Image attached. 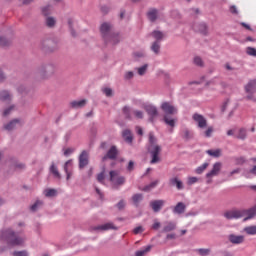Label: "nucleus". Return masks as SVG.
I'll return each instance as SVG.
<instances>
[{"mask_svg":"<svg viewBox=\"0 0 256 256\" xmlns=\"http://www.w3.org/2000/svg\"><path fill=\"white\" fill-rule=\"evenodd\" d=\"M0 241H5L8 247H23L27 238L23 229L3 228L0 230Z\"/></svg>","mask_w":256,"mask_h":256,"instance_id":"f257e3e1","label":"nucleus"},{"mask_svg":"<svg viewBox=\"0 0 256 256\" xmlns=\"http://www.w3.org/2000/svg\"><path fill=\"white\" fill-rule=\"evenodd\" d=\"M251 210L250 209H231V210H227L224 213V217L225 219H228V221H231L233 219H243L244 221H249V219H253V217H251Z\"/></svg>","mask_w":256,"mask_h":256,"instance_id":"f03ea898","label":"nucleus"},{"mask_svg":"<svg viewBox=\"0 0 256 256\" xmlns=\"http://www.w3.org/2000/svg\"><path fill=\"white\" fill-rule=\"evenodd\" d=\"M60 39L57 37H49L40 41V49L44 53H55L59 49Z\"/></svg>","mask_w":256,"mask_h":256,"instance_id":"7ed1b4c3","label":"nucleus"},{"mask_svg":"<svg viewBox=\"0 0 256 256\" xmlns=\"http://www.w3.org/2000/svg\"><path fill=\"white\" fill-rule=\"evenodd\" d=\"M36 74L41 79H49V77L55 74V65L52 63H43L36 68Z\"/></svg>","mask_w":256,"mask_h":256,"instance_id":"20e7f679","label":"nucleus"},{"mask_svg":"<svg viewBox=\"0 0 256 256\" xmlns=\"http://www.w3.org/2000/svg\"><path fill=\"white\" fill-rule=\"evenodd\" d=\"M110 182L113 184V189H119V187H123V184L126 181L125 176L119 175V171L111 170L109 172Z\"/></svg>","mask_w":256,"mask_h":256,"instance_id":"39448f33","label":"nucleus"},{"mask_svg":"<svg viewBox=\"0 0 256 256\" xmlns=\"http://www.w3.org/2000/svg\"><path fill=\"white\" fill-rule=\"evenodd\" d=\"M100 35L103 39V41H109V38L111 37L113 32V24H111L110 22H103L100 25Z\"/></svg>","mask_w":256,"mask_h":256,"instance_id":"423d86ee","label":"nucleus"},{"mask_svg":"<svg viewBox=\"0 0 256 256\" xmlns=\"http://www.w3.org/2000/svg\"><path fill=\"white\" fill-rule=\"evenodd\" d=\"M144 111H146L147 115L149 116L148 121H150V123H154L155 119H157V117H159V110H157L156 106L153 105H146L144 106Z\"/></svg>","mask_w":256,"mask_h":256,"instance_id":"0eeeda50","label":"nucleus"},{"mask_svg":"<svg viewBox=\"0 0 256 256\" xmlns=\"http://www.w3.org/2000/svg\"><path fill=\"white\" fill-rule=\"evenodd\" d=\"M23 124L24 122L21 118H15L7 124H4L3 128L5 131H15V129H17V125H19V127H23Z\"/></svg>","mask_w":256,"mask_h":256,"instance_id":"6e6552de","label":"nucleus"},{"mask_svg":"<svg viewBox=\"0 0 256 256\" xmlns=\"http://www.w3.org/2000/svg\"><path fill=\"white\" fill-rule=\"evenodd\" d=\"M193 29L197 33H200L201 35H204V36L209 35V25H207V23H205V22L194 23Z\"/></svg>","mask_w":256,"mask_h":256,"instance_id":"1a4fd4ad","label":"nucleus"},{"mask_svg":"<svg viewBox=\"0 0 256 256\" xmlns=\"http://www.w3.org/2000/svg\"><path fill=\"white\" fill-rule=\"evenodd\" d=\"M152 159L150 161L151 165H155V163H159L161 161V158L159 157V153H161V146L154 145L153 149L149 151Z\"/></svg>","mask_w":256,"mask_h":256,"instance_id":"9d476101","label":"nucleus"},{"mask_svg":"<svg viewBox=\"0 0 256 256\" xmlns=\"http://www.w3.org/2000/svg\"><path fill=\"white\" fill-rule=\"evenodd\" d=\"M221 169H223V163L221 162L214 163L211 171L206 174V178L212 179V177H217V175L221 173Z\"/></svg>","mask_w":256,"mask_h":256,"instance_id":"9b49d317","label":"nucleus"},{"mask_svg":"<svg viewBox=\"0 0 256 256\" xmlns=\"http://www.w3.org/2000/svg\"><path fill=\"white\" fill-rule=\"evenodd\" d=\"M79 161V169H85L87 165H89V152L83 150L78 158Z\"/></svg>","mask_w":256,"mask_h":256,"instance_id":"f8f14e48","label":"nucleus"},{"mask_svg":"<svg viewBox=\"0 0 256 256\" xmlns=\"http://www.w3.org/2000/svg\"><path fill=\"white\" fill-rule=\"evenodd\" d=\"M192 119L197 123L199 129H205L207 127V119L205 116L199 113H194Z\"/></svg>","mask_w":256,"mask_h":256,"instance_id":"ddd939ff","label":"nucleus"},{"mask_svg":"<svg viewBox=\"0 0 256 256\" xmlns=\"http://www.w3.org/2000/svg\"><path fill=\"white\" fill-rule=\"evenodd\" d=\"M161 109L162 111H164V115H176L177 113V108L173 105H171V103L169 102H163L161 104Z\"/></svg>","mask_w":256,"mask_h":256,"instance_id":"4468645a","label":"nucleus"},{"mask_svg":"<svg viewBox=\"0 0 256 256\" xmlns=\"http://www.w3.org/2000/svg\"><path fill=\"white\" fill-rule=\"evenodd\" d=\"M117 155H119V150H117V146H111L106 155L102 157V161H107V159L115 161V159H117Z\"/></svg>","mask_w":256,"mask_h":256,"instance_id":"2eb2a0df","label":"nucleus"},{"mask_svg":"<svg viewBox=\"0 0 256 256\" xmlns=\"http://www.w3.org/2000/svg\"><path fill=\"white\" fill-rule=\"evenodd\" d=\"M117 231L119 229L115 224L108 222L99 226H94L92 231H109V230Z\"/></svg>","mask_w":256,"mask_h":256,"instance_id":"dca6fc26","label":"nucleus"},{"mask_svg":"<svg viewBox=\"0 0 256 256\" xmlns=\"http://www.w3.org/2000/svg\"><path fill=\"white\" fill-rule=\"evenodd\" d=\"M149 205L154 213H159L165 206V200H153L150 201Z\"/></svg>","mask_w":256,"mask_h":256,"instance_id":"f3484780","label":"nucleus"},{"mask_svg":"<svg viewBox=\"0 0 256 256\" xmlns=\"http://www.w3.org/2000/svg\"><path fill=\"white\" fill-rule=\"evenodd\" d=\"M228 240L232 245H241V243H245V236L230 234Z\"/></svg>","mask_w":256,"mask_h":256,"instance_id":"a211bd4d","label":"nucleus"},{"mask_svg":"<svg viewBox=\"0 0 256 256\" xmlns=\"http://www.w3.org/2000/svg\"><path fill=\"white\" fill-rule=\"evenodd\" d=\"M121 42V36H119V33L114 32L110 34V38L108 41H104L105 45H118V43Z\"/></svg>","mask_w":256,"mask_h":256,"instance_id":"6ab92c4d","label":"nucleus"},{"mask_svg":"<svg viewBox=\"0 0 256 256\" xmlns=\"http://www.w3.org/2000/svg\"><path fill=\"white\" fill-rule=\"evenodd\" d=\"M151 37H153L154 39V43H160L161 41H163V39H165V33L159 31V30H153L150 33Z\"/></svg>","mask_w":256,"mask_h":256,"instance_id":"aec40b11","label":"nucleus"},{"mask_svg":"<svg viewBox=\"0 0 256 256\" xmlns=\"http://www.w3.org/2000/svg\"><path fill=\"white\" fill-rule=\"evenodd\" d=\"M44 25L48 29H55V27H57V18L53 16H47L44 20Z\"/></svg>","mask_w":256,"mask_h":256,"instance_id":"412c9836","label":"nucleus"},{"mask_svg":"<svg viewBox=\"0 0 256 256\" xmlns=\"http://www.w3.org/2000/svg\"><path fill=\"white\" fill-rule=\"evenodd\" d=\"M163 121L166 125H168V127H171L169 131L170 133H173V128L175 127L177 120L169 115H164Z\"/></svg>","mask_w":256,"mask_h":256,"instance_id":"4be33fe9","label":"nucleus"},{"mask_svg":"<svg viewBox=\"0 0 256 256\" xmlns=\"http://www.w3.org/2000/svg\"><path fill=\"white\" fill-rule=\"evenodd\" d=\"M186 209H187V206L185 205V203L178 202L176 206L173 208V213L175 215H183Z\"/></svg>","mask_w":256,"mask_h":256,"instance_id":"5701e85b","label":"nucleus"},{"mask_svg":"<svg viewBox=\"0 0 256 256\" xmlns=\"http://www.w3.org/2000/svg\"><path fill=\"white\" fill-rule=\"evenodd\" d=\"M85 105H87V99L75 100L70 103V107H72V109H83Z\"/></svg>","mask_w":256,"mask_h":256,"instance_id":"b1692460","label":"nucleus"},{"mask_svg":"<svg viewBox=\"0 0 256 256\" xmlns=\"http://www.w3.org/2000/svg\"><path fill=\"white\" fill-rule=\"evenodd\" d=\"M244 89L246 93H256V79L250 80L248 84L244 87Z\"/></svg>","mask_w":256,"mask_h":256,"instance_id":"393cba45","label":"nucleus"},{"mask_svg":"<svg viewBox=\"0 0 256 256\" xmlns=\"http://www.w3.org/2000/svg\"><path fill=\"white\" fill-rule=\"evenodd\" d=\"M159 15V10L152 8L148 11L147 17L151 23H155L157 21V17Z\"/></svg>","mask_w":256,"mask_h":256,"instance_id":"a878e982","label":"nucleus"},{"mask_svg":"<svg viewBox=\"0 0 256 256\" xmlns=\"http://www.w3.org/2000/svg\"><path fill=\"white\" fill-rule=\"evenodd\" d=\"M122 137H123L124 141L126 143H128L129 145H131V143H133V134L131 133V130H129V129L123 130Z\"/></svg>","mask_w":256,"mask_h":256,"instance_id":"bb28decb","label":"nucleus"},{"mask_svg":"<svg viewBox=\"0 0 256 256\" xmlns=\"http://www.w3.org/2000/svg\"><path fill=\"white\" fill-rule=\"evenodd\" d=\"M132 203L134 206L139 207V205H141V202L144 199V196L142 193H136L132 196Z\"/></svg>","mask_w":256,"mask_h":256,"instance_id":"cd10ccee","label":"nucleus"},{"mask_svg":"<svg viewBox=\"0 0 256 256\" xmlns=\"http://www.w3.org/2000/svg\"><path fill=\"white\" fill-rule=\"evenodd\" d=\"M170 184L172 185V187H176L178 189V191H181L185 187V186H183V181L179 180V178H177V177L171 178Z\"/></svg>","mask_w":256,"mask_h":256,"instance_id":"c85d7f7f","label":"nucleus"},{"mask_svg":"<svg viewBox=\"0 0 256 256\" xmlns=\"http://www.w3.org/2000/svg\"><path fill=\"white\" fill-rule=\"evenodd\" d=\"M177 229V224L175 222H167L162 229V233H171Z\"/></svg>","mask_w":256,"mask_h":256,"instance_id":"c756f323","label":"nucleus"},{"mask_svg":"<svg viewBox=\"0 0 256 256\" xmlns=\"http://www.w3.org/2000/svg\"><path fill=\"white\" fill-rule=\"evenodd\" d=\"M150 51L154 53V55H161V43L159 42H152L150 46Z\"/></svg>","mask_w":256,"mask_h":256,"instance_id":"7c9ffc66","label":"nucleus"},{"mask_svg":"<svg viewBox=\"0 0 256 256\" xmlns=\"http://www.w3.org/2000/svg\"><path fill=\"white\" fill-rule=\"evenodd\" d=\"M12 97L13 96H11V93L7 90H3L0 92V101L9 103L11 101Z\"/></svg>","mask_w":256,"mask_h":256,"instance_id":"2f4dec72","label":"nucleus"},{"mask_svg":"<svg viewBox=\"0 0 256 256\" xmlns=\"http://www.w3.org/2000/svg\"><path fill=\"white\" fill-rule=\"evenodd\" d=\"M43 201L42 200H36L35 203L30 206V211L32 213H37V211H39V209H43Z\"/></svg>","mask_w":256,"mask_h":256,"instance_id":"473e14b6","label":"nucleus"},{"mask_svg":"<svg viewBox=\"0 0 256 256\" xmlns=\"http://www.w3.org/2000/svg\"><path fill=\"white\" fill-rule=\"evenodd\" d=\"M41 13L44 17H49V15H51V13H53V6L51 5H46L41 7Z\"/></svg>","mask_w":256,"mask_h":256,"instance_id":"72a5a7b5","label":"nucleus"},{"mask_svg":"<svg viewBox=\"0 0 256 256\" xmlns=\"http://www.w3.org/2000/svg\"><path fill=\"white\" fill-rule=\"evenodd\" d=\"M68 27H69L71 37H74V38L77 37V31H75V27L73 26L72 18L68 19Z\"/></svg>","mask_w":256,"mask_h":256,"instance_id":"f704fd0d","label":"nucleus"},{"mask_svg":"<svg viewBox=\"0 0 256 256\" xmlns=\"http://www.w3.org/2000/svg\"><path fill=\"white\" fill-rule=\"evenodd\" d=\"M244 233H246L247 235H256V225L245 227Z\"/></svg>","mask_w":256,"mask_h":256,"instance_id":"c9c22d12","label":"nucleus"},{"mask_svg":"<svg viewBox=\"0 0 256 256\" xmlns=\"http://www.w3.org/2000/svg\"><path fill=\"white\" fill-rule=\"evenodd\" d=\"M45 197H57V190L54 188H49L44 191Z\"/></svg>","mask_w":256,"mask_h":256,"instance_id":"e433bc0d","label":"nucleus"},{"mask_svg":"<svg viewBox=\"0 0 256 256\" xmlns=\"http://www.w3.org/2000/svg\"><path fill=\"white\" fill-rule=\"evenodd\" d=\"M151 249H152V246L148 245L145 247V249L136 251L135 256H145L147 255V253H149V251H151Z\"/></svg>","mask_w":256,"mask_h":256,"instance_id":"4c0bfd02","label":"nucleus"},{"mask_svg":"<svg viewBox=\"0 0 256 256\" xmlns=\"http://www.w3.org/2000/svg\"><path fill=\"white\" fill-rule=\"evenodd\" d=\"M133 57L135 61H139V59H145L147 57V54L143 51H137L133 53Z\"/></svg>","mask_w":256,"mask_h":256,"instance_id":"58836bf2","label":"nucleus"},{"mask_svg":"<svg viewBox=\"0 0 256 256\" xmlns=\"http://www.w3.org/2000/svg\"><path fill=\"white\" fill-rule=\"evenodd\" d=\"M12 169L15 171H24L25 169V164L24 163H19V162H14L12 163Z\"/></svg>","mask_w":256,"mask_h":256,"instance_id":"ea45409f","label":"nucleus"},{"mask_svg":"<svg viewBox=\"0 0 256 256\" xmlns=\"http://www.w3.org/2000/svg\"><path fill=\"white\" fill-rule=\"evenodd\" d=\"M9 45H11V40L5 36H0V47H9Z\"/></svg>","mask_w":256,"mask_h":256,"instance_id":"a19ab883","label":"nucleus"},{"mask_svg":"<svg viewBox=\"0 0 256 256\" xmlns=\"http://www.w3.org/2000/svg\"><path fill=\"white\" fill-rule=\"evenodd\" d=\"M122 113L125 116V119L131 120V107L124 106L122 109Z\"/></svg>","mask_w":256,"mask_h":256,"instance_id":"79ce46f5","label":"nucleus"},{"mask_svg":"<svg viewBox=\"0 0 256 256\" xmlns=\"http://www.w3.org/2000/svg\"><path fill=\"white\" fill-rule=\"evenodd\" d=\"M196 253L200 254L201 256H209V255H211V249L199 248L196 250Z\"/></svg>","mask_w":256,"mask_h":256,"instance_id":"37998d69","label":"nucleus"},{"mask_svg":"<svg viewBox=\"0 0 256 256\" xmlns=\"http://www.w3.org/2000/svg\"><path fill=\"white\" fill-rule=\"evenodd\" d=\"M50 172L56 177V179H61V174L59 173V170H57V166L55 164H52L50 166Z\"/></svg>","mask_w":256,"mask_h":256,"instance_id":"c03bdc74","label":"nucleus"},{"mask_svg":"<svg viewBox=\"0 0 256 256\" xmlns=\"http://www.w3.org/2000/svg\"><path fill=\"white\" fill-rule=\"evenodd\" d=\"M206 153L208 155H210V157H215V158H219V156L221 155V149H216V150H207Z\"/></svg>","mask_w":256,"mask_h":256,"instance_id":"a18cd8bd","label":"nucleus"},{"mask_svg":"<svg viewBox=\"0 0 256 256\" xmlns=\"http://www.w3.org/2000/svg\"><path fill=\"white\" fill-rule=\"evenodd\" d=\"M193 63L196 67H205V62H203V59L199 56L194 57Z\"/></svg>","mask_w":256,"mask_h":256,"instance_id":"49530a36","label":"nucleus"},{"mask_svg":"<svg viewBox=\"0 0 256 256\" xmlns=\"http://www.w3.org/2000/svg\"><path fill=\"white\" fill-rule=\"evenodd\" d=\"M209 167V163H204L201 166H199L198 168H196L195 173L197 175H201L203 173V171H205V169H207Z\"/></svg>","mask_w":256,"mask_h":256,"instance_id":"de8ad7c7","label":"nucleus"},{"mask_svg":"<svg viewBox=\"0 0 256 256\" xmlns=\"http://www.w3.org/2000/svg\"><path fill=\"white\" fill-rule=\"evenodd\" d=\"M147 69H149V64H144L143 66L137 68L138 75L143 76L147 73Z\"/></svg>","mask_w":256,"mask_h":256,"instance_id":"09e8293b","label":"nucleus"},{"mask_svg":"<svg viewBox=\"0 0 256 256\" xmlns=\"http://www.w3.org/2000/svg\"><path fill=\"white\" fill-rule=\"evenodd\" d=\"M101 91L107 97H113V89H111L109 87H104V88L101 89Z\"/></svg>","mask_w":256,"mask_h":256,"instance_id":"8fccbe9b","label":"nucleus"},{"mask_svg":"<svg viewBox=\"0 0 256 256\" xmlns=\"http://www.w3.org/2000/svg\"><path fill=\"white\" fill-rule=\"evenodd\" d=\"M183 133H184L183 139H185L186 141L193 139V133H191V131H189V129H184Z\"/></svg>","mask_w":256,"mask_h":256,"instance_id":"3c124183","label":"nucleus"},{"mask_svg":"<svg viewBox=\"0 0 256 256\" xmlns=\"http://www.w3.org/2000/svg\"><path fill=\"white\" fill-rule=\"evenodd\" d=\"M135 77V73L133 71H127L124 73V81H131Z\"/></svg>","mask_w":256,"mask_h":256,"instance_id":"603ef678","label":"nucleus"},{"mask_svg":"<svg viewBox=\"0 0 256 256\" xmlns=\"http://www.w3.org/2000/svg\"><path fill=\"white\" fill-rule=\"evenodd\" d=\"M13 256H29V251L27 250H16L12 253Z\"/></svg>","mask_w":256,"mask_h":256,"instance_id":"864d4df0","label":"nucleus"},{"mask_svg":"<svg viewBox=\"0 0 256 256\" xmlns=\"http://www.w3.org/2000/svg\"><path fill=\"white\" fill-rule=\"evenodd\" d=\"M246 53L250 57H256V49L254 47H251V46L247 47L246 48Z\"/></svg>","mask_w":256,"mask_h":256,"instance_id":"5fc2aeb1","label":"nucleus"},{"mask_svg":"<svg viewBox=\"0 0 256 256\" xmlns=\"http://www.w3.org/2000/svg\"><path fill=\"white\" fill-rule=\"evenodd\" d=\"M100 11L103 15H107L109 13V11H111V6L102 5V6H100Z\"/></svg>","mask_w":256,"mask_h":256,"instance_id":"6e6d98bb","label":"nucleus"},{"mask_svg":"<svg viewBox=\"0 0 256 256\" xmlns=\"http://www.w3.org/2000/svg\"><path fill=\"white\" fill-rule=\"evenodd\" d=\"M246 137H247V131L245 130V128L240 129L237 138L244 140L246 139Z\"/></svg>","mask_w":256,"mask_h":256,"instance_id":"4d7b16f0","label":"nucleus"},{"mask_svg":"<svg viewBox=\"0 0 256 256\" xmlns=\"http://www.w3.org/2000/svg\"><path fill=\"white\" fill-rule=\"evenodd\" d=\"M149 143L152 145V147H155V143H157V138H155V135H153L152 132L149 134Z\"/></svg>","mask_w":256,"mask_h":256,"instance_id":"13d9d810","label":"nucleus"},{"mask_svg":"<svg viewBox=\"0 0 256 256\" xmlns=\"http://www.w3.org/2000/svg\"><path fill=\"white\" fill-rule=\"evenodd\" d=\"M17 91H18V93H22V94L29 93V90L27 89V87L25 85L18 86Z\"/></svg>","mask_w":256,"mask_h":256,"instance_id":"bf43d9fd","label":"nucleus"},{"mask_svg":"<svg viewBox=\"0 0 256 256\" xmlns=\"http://www.w3.org/2000/svg\"><path fill=\"white\" fill-rule=\"evenodd\" d=\"M134 170H135V162L132 161V160H130L129 163H128V165H127V171H128L129 173H131V172L134 171Z\"/></svg>","mask_w":256,"mask_h":256,"instance_id":"052dcab7","label":"nucleus"},{"mask_svg":"<svg viewBox=\"0 0 256 256\" xmlns=\"http://www.w3.org/2000/svg\"><path fill=\"white\" fill-rule=\"evenodd\" d=\"M125 200H120L117 204L116 207L119 211H123L125 209Z\"/></svg>","mask_w":256,"mask_h":256,"instance_id":"680f3d73","label":"nucleus"},{"mask_svg":"<svg viewBox=\"0 0 256 256\" xmlns=\"http://www.w3.org/2000/svg\"><path fill=\"white\" fill-rule=\"evenodd\" d=\"M15 108V106H10L8 108H6L4 111H3V117H7L8 115H11V111H13V109Z\"/></svg>","mask_w":256,"mask_h":256,"instance_id":"e2e57ef3","label":"nucleus"},{"mask_svg":"<svg viewBox=\"0 0 256 256\" xmlns=\"http://www.w3.org/2000/svg\"><path fill=\"white\" fill-rule=\"evenodd\" d=\"M72 153H75V148L64 149V157H69V155H72Z\"/></svg>","mask_w":256,"mask_h":256,"instance_id":"0e129e2a","label":"nucleus"},{"mask_svg":"<svg viewBox=\"0 0 256 256\" xmlns=\"http://www.w3.org/2000/svg\"><path fill=\"white\" fill-rule=\"evenodd\" d=\"M144 231H145V229L143 228V226H138L133 229L134 235H139L140 233H143Z\"/></svg>","mask_w":256,"mask_h":256,"instance_id":"69168bd1","label":"nucleus"},{"mask_svg":"<svg viewBox=\"0 0 256 256\" xmlns=\"http://www.w3.org/2000/svg\"><path fill=\"white\" fill-rule=\"evenodd\" d=\"M204 135L205 137H211V135H213V127H208V129L204 132Z\"/></svg>","mask_w":256,"mask_h":256,"instance_id":"338daca9","label":"nucleus"},{"mask_svg":"<svg viewBox=\"0 0 256 256\" xmlns=\"http://www.w3.org/2000/svg\"><path fill=\"white\" fill-rule=\"evenodd\" d=\"M249 209H250V217L254 219V217H256V204Z\"/></svg>","mask_w":256,"mask_h":256,"instance_id":"774afa93","label":"nucleus"}]
</instances>
